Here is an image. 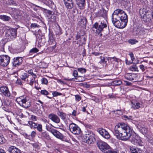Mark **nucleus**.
Wrapping results in <instances>:
<instances>
[{
	"label": "nucleus",
	"mask_w": 153,
	"mask_h": 153,
	"mask_svg": "<svg viewBox=\"0 0 153 153\" xmlns=\"http://www.w3.org/2000/svg\"><path fill=\"white\" fill-rule=\"evenodd\" d=\"M129 69L132 71H138L137 67L135 64L131 66L130 67Z\"/></svg>",
	"instance_id": "obj_37"
},
{
	"label": "nucleus",
	"mask_w": 153,
	"mask_h": 153,
	"mask_svg": "<svg viewBox=\"0 0 153 153\" xmlns=\"http://www.w3.org/2000/svg\"><path fill=\"white\" fill-rule=\"evenodd\" d=\"M10 57L7 55L0 56V65L3 67L7 66L9 64Z\"/></svg>",
	"instance_id": "obj_8"
},
{
	"label": "nucleus",
	"mask_w": 153,
	"mask_h": 153,
	"mask_svg": "<svg viewBox=\"0 0 153 153\" xmlns=\"http://www.w3.org/2000/svg\"><path fill=\"white\" fill-rule=\"evenodd\" d=\"M5 139L4 137L3 136L0 134V144H2L5 143Z\"/></svg>",
	"instance_id": "obj_39"
},
{
	"label": "nucleus",
	"mask_w": 153,
	"mask_h": 153,
	"mask_svg": "<svg viewBox=\"0 0 153 153\" xmlns=\"http://www.w3.org/2000/svg\"><path fill=\"white\" fill-rule=\"evenodd\" d=\"M16 83L17 84L21 85L22 84V82L20 79H17L16 82Z\"/></svg>",
	"instance_id": "obj_60"
},
{
	"label": "nucleus",
	"mask_w": 153,
	"mask_h": 153,
	"mask_svg": "<svg viewBox=\"0 0 153 153\" xmlns=\"http://www.w3.org/2000/svg\"><path fill=\"white\" fill-rule=\"evenodd\" d=\"M147 11V10L145 8L140 9L139 10V13L142 19L143 18L144 19V18L146 14Z\"/></svg>",
	"instance_id": "obj_23"
},
{
	"label": "nucleus",
	"mask_w": 153,
	"mask_h": 153,
	"mask_svg": "<svg viewBox=\"0 0 153 153\" xmlns=\"http://www.w3.org/2000/svg\"><path fill=\"white\" fill-rule=\"evenodd\" d=\"M40 135V138L43 139L48 140L50 139L49 135L45 131L42 132Z\"/></svg>",
	"instance_id": "obj_21"
},
{
	"label": "nucleus",
	"mask_w": 153,
	"mask_h": 153,
	"mask_svg": "<svg viewBox=\"0 0 153 153\" xmlns=\"http://www.w3.org/2000/svg\"><path fill=\"white\" fill-rule=\"evenodd\" d=\"M139 67L143 71H144L146 68V67H145L143 65H140L139 66Z\"/></svg>",
	"instance_id": "obj_51"
},
{
	"label": "nucleus",
	"mask_w": 153,
	"mask_h": 153,
	"mask_svg": "<svg viewBox=\"0 0 153 153\" xmlns=\"http://www.w3.org/2000/svg\"><path fill=\"white\" fill-rule=\"evenodd\" d=\"M31 118L33 121H36L37 120V117L34 115H32Z\"/></svg>",
	"instance_id": "obj_56"
},
{
	"label": "nucleus",
	"mask_w": 153,
	"mask_h": 153,
	"mask_svg": "<svg viewBox=\"0 0 153 153\" xmlns=\"http://www.w3.org/2000/svg\"><path fill=\"white\" fill-rule=\"evenodd\" d=\"M125 85L126 86H131L132 85V83L127 81H124Z\"/></svg>",
	"instance_id": "obj_49"
},
{
	"label": "nucleus",
	"mask_w": 153,
	"mask_h": 153,
	"mask_svg": "<svg viewBox=\"0 0 153 153\" xmlns=\"http://www.w3.org/2000/svg\"><path fill=\"white\" fill-rule=\"evenodd\" d=\"M37 123H35L32 121H28V126H29L31 128H36Z\"/></svg>",
	"instance_id": "obj_30"
},
{
	"label": "nucleus",
	"mask_w": 153,
	"mask_h": 153,
	"mask_svg": "<svg viewBox=\"0 0 153 153\" xmlns=\"http://www.w3.org/2000/svg\"><path fill=\"white\" fill-rule=\"evenodd\" d=\"M10 34V33H9L8 30L5 33V39L6 40H7V41H10L11 40L13 39Z\"/></svg>",
	"instance_id": "obj_26"
},
{
	"label": "nucleus",
	"mask_w": 153,
	"mask_h": 153,
	"mask_svg": "<svg viewBox=\"0 0 153 153\" xmlns=\"http://www.w3.org/2000/svg\"><path fill=\"white\" fill-rule=\"evenodd\" d=\"M52 95L53 97H56L58 95H62V94L60 93H59L57 91H55L52 93Z\"/></svg>",
	"instance_id": "obj_45"
},
{
	"label": "nucleus",
	"mask_w": 153,
	"mask_h": 153,
	"mask_svg": "<svg viewBox=\"0 0 153 153\" xmlns=\"http://www.w3.org/2000/svg\"><path fill=\"white\" fill-rule=\"evenodd\" d=\"M76 4L80 9H83L85 6V0H75Z\"/></svg>",
	"instance_id": "obj_19"
},
{
	"label": "nucleus",
	"mask_w": 153,
	"mask_h": 153,
	"mask_svg": "<svg viewBox=\"0 0 153 153\" xmlns=\"http://www.w3.org/2000/svg\"><path fill=\"white\" fill-rule=\"evenodd\" d=\"M106 153H117L116 152L114 151L108 150Z\"/></svg>",
	"instance_id": "obj_64"
},
{
	"label": "nucleus",
	"mask_w": 153,
	"mask_h": 153,
	"mask_svg": "<svg viewBox=\"0 0 153 153\" xmlns=\"http://www.w3.org/2000/svg\"><path fill=\"white\" fill-rule=\"evenodd\" d=\"M8 31L9 33H10V34L11 35L13 39L15 38L17 34V29L16 28H11L9 29Z\"/></svg>",
	"instance_id": "obj_22"
},
{
	"label": "nucleus",
	"mask_w": 153,
	"mask_h": 153,
	"mask_svg": "<svg viewBox=\"0 0 153 153\" xmlns=\"http://www.w3.org/2000/svg\"><path fill=\"white\" fill-rule=\"evenodd\" d=\"M80 77H81L80 76H78V77H75V78L74 79H74L72 81H75V82H81V81H82V80H79L78 79V78H79Z\"/></svg>",
	"instance_id": "obj_54"
},
{
	"label": "nucleus",
	"mask_w": 153,
	"mask_h": 153,
	"mask_svg": "<svg viewBox=\"0 0 153 153\" xmlns=\"http://www.w3.org/2000/svg\"><path fill=\"white\" fill-rule=\"evenodd\" d=\"M114 83L116 85H118L121 84L122 82L120 80H117L114 81Z\"/></svg>",
	"instance_id": "obj_50"
},
{
	"label": "nucleus",
	"mask_w": 153,
	"mask_h": 153,
	"mask_svg": "<svg viewBox=\"0 0 153 153\" xmlns=\"http://www.w3.org/2000/svg\"><path fill=\"white\" fill-rule=\"evenodd\" d=\"M55 31L56 35H60L62 33L61 29L58 25L56 26Z\"/></svg>",
	"instance_id": "obj_24"
},
{
	"label": "nucleus",
	"mask_w": 153,
	"mask_h": 153,
	"mask_svg": "<svg viewBox=\"0 0 153 153\" xmlns=\"http://www.w3.org/2000/svg\"><path fill=\"white\" fill-rule=\"evenodd\" d=\"M0 19L4 21H9L11 19L10 16L5 15H0Z\"/></svg>",
	"instance_id": "obj_28"
},
{
	"label": "nucleus",
	"mask_w": 153,
	"mask_h": 153,
	"mask_svg": "<svg viewBox=\"0 0 153 153\" xmlns=\"http://www.w3.org/2000/svg\"><path fill=\"white\" fill-rule=\"evenodd\" d=\"M78 74L77 71L76 70H74L73 73V76L75 77H77L78 76Z\"/></svg>",
	"instance_id": "obj_52"
},
{
	"label": "nucleus",
	"mask_w": 153,
	"mask_h": 153,
	"mask_svg": "<svg viewBox=\"0 0 153 153\" xmlns=\"http://www.w3.org/2000/svg\"><path fill=\"white\" fill-rule=\"evenodd\" d=\"M83 140L88 144H93L96 141L95 135L93 132L90 131L86 135L83 136Z\"/></svg>",
	"instance_id": "obj_4"
},
{
	"label": "nucleus",
	"mask_w": 153,
	"mask_h": 153,
	"mask_svg": "<svg viewBox=\"0 0 153 153\" xmlns=\"http://www.w3.org/2000/svg\"><path fill=\"white\" fill-rule=\"evenodd\" d=\"M0 91L2 95L5 97H10L11 94L7 87L2 86L0 88Z\"/></svg>",
	"instance_id": "obj_13"
},
{
	"label": "nucleus",
	"mask_w": 153,
	"mask_h": 153,
	"mask_svg": "<svg viewBox=\"0 0 153 153\" xmlns=\"http://www.w3.org/2000/svg\"><path fill=\"white\" fill-rule=\"evenodd\" d=\"M87 106V105H86V106H84L82 108V109L81 110L82 111L84 112H85L86 111V107Z\"/></svg>",
	"instance_id": "obj_63"
},
{
	"label": "nucleus",
	"mask_w": 153,
	"mask_h": 153,
	"mask_svg": "<svg viewBox=\"0 0 153 153\" xmlns=\"http://www.w3.org/2000/svg\"><path fill=\"white\" fill-rule=\"evenodd\" d=\"M92 54L95 56H100L99 58L100 59V61L99 62V63L100 64H105V66H107L106 64L107 61L105 60V58L104 57H103L100 55L102 54V53H99L95 51L93 52L92 53Z\"/></svg>",
	"instance_id": "obj_12"
},
{
	"label": "nucleus",
	"mask_w": 153,
	"mask_h": 153,
	"mask_svg": "<svg viewBox=\"0 0 153 153\" xmlns=\"http://www.w3.org/2000/svg\"><path fill=\"white\" fill-rule=\"evenodd\" d=\"M36 82V81L34 80V79H32L30 81V82L28 84L32 86L33 83L34 82Z\"/></svg>",
	"instance_id": "obj_59"
},
{
	"label": "nucleus",
	"mask_w": 153,
	"mask_h": 153,
	"mask_svg": "<svg viewBox=\"0 0 153 153\" xmlns=\"http://www.w3.org/2000/svg\"><path fill=\"white\" fill-rule=\"evenodd\" d=\"M36 133L34 131H32L30 135V139H33L35 137L36 135Z\"/></svg>",
	"instance_id": "obj_43"
},
{
	"label": "nucleus",
	"mask_w": 153,
	"mask_h": 153,
	"mask_svg": "<svg viewBox=\"0 0 153 153\" xmlns=\"http://www.w3.org/2000/svg\"><path fill=\"white\" fill-rule=\"evenodd\" d=\"M65 6L68 9H71L74 7L75 4L73 1V0H70L68 1H65L64 2Z\"/></svg>",
	"instance_id": "obj_17"
},
{
	"label": "nucleus",
	"mask_w": 153,
	"mask_h": 153,
	"mask_svg": "<svg viewBox=\"0 0 153 153\" xmlns=\"http://www.w3.org/2000/svg\"><path fill=\"white\" fill-rule=\"evenodd\" d=\"M36 128H37L39 131L42 132V125L41 124H37Z\"/></svg>",
	"instance_id": "obj_42"
},
{
	"label": "nucleus",
	"mask_w": 153,
	"mask_h": 153,
	"mask_svg": "<svg viewBox=\"0 0 153 153\" xmlns=\"http://www.w3.org/2000/svg\"><path fill=\"white\" fill-rule=\"evenodd\" d=\"M132 60L133 61L134 59V54L132 52H131L129 54Z\"/></svg>",
	"instance_id": "obj_57"
},
{
	"label": "nucleus",
	"mask_w": 153,
	"mask_h": 153,
	"mask_svg": "<svg viewBox=\"0 0 153 153\" xmlns=\"http://www.w3.org/2000/svg\"><path fill=\"white\" fill-rule=\"evenodd\" d=\"M52 16L51 17V21L53 22H55L56 20V17L55 16L51 15Z\"/></svg>",
	"instance_id": "obj_48"
},
{
	"label": "nucleus",
	"mask_w": 153,
	"mask_h": 153,
	"mask_svg": "<svg viewBox=\"0 0 153 153\" xmlns=\"http://www.w3.org/2000/svg\"><path fill=\"white\" fill-rule=\"evenodd\" d=\"M23 61V58L21 57L14 58L12 60V65L14 67H18L21 65Z\"/></svg>",
	"instance_id": "obj_10"
},
{
	"label": "nucleus",
	"mask_w": 153,
	"mask_h": 153,
	"mask_svg": "<svg viewBox=\"0 0 153 153\" xmlns=\"http://www.w3.org/2000/svg\"><path fill=\"white\" fill-rule=\"evenodd\" d=\"M105 20V21H102L100 22H99V23H95L93 25L92 27L93 31L98 34L101 33L103 29L106 28L107 27L105 22L106 20Z\"/></svg>",
	"instance_id": "obj_3"
},
{
	"label": "nucleus",
	"mask_w": 153,
	"mask_h": 153,
	"mask_svg": "<svg viewBox=\"0 0 153 153\" xmlns=\"http://www.w3.org/2000/svg\"><path fill=\"white\" fill-rule=\"evenodd\" d=\"M71 114L73 116H75L76 115V111L75 110H74Z\"/></svg>",
	"instance_id": "obj_62"
},
{
	"label": "nucleus",
	"mask_w": 153,
	"mask_h": 153,
	"mask_svg": "<svg viewBox=\"0 0 153 153\" xmlns=\"http://www.w3.org/2000/svg\"><path fill=\"white\" fill-rule=\"evenodd\" d=\"M40 93L41 94L45 95H47L49 94L48 92L45 90H41Z\"/></svg>",
	"instance_id": "obj_47"
},
{
	"label": "nucleus",
	"mask_w": 153,
	"mask_h": 153,
	"mask_svg": "<svg viewBox=\"0 0 153 153\" xmlns=\"http://www.w3.org/2000/svg\"><path fill=\"white\" fill-rule=\"evenodd\" d=\"M28 76L29 75L27 74L24 73L21 75V78L22 80L25 81Z\"/></svg>",
	"instance_id": "obj_38"
},
{
	"label": "nucleus",
	"mask_w": 153,
	"mask_h": 153,
	"mask_svg": "<svg viewBox=\"0 0 153 153\" xmlns=\"http://www.w3.org/2000/svg\"><path fill=\"white\" fill-rule=\"evenodd\" d=\"M48 117L52 121L56 123H58L60 122V120L59 117L53 113L49 114Z\"/></svg>",
	"instance_id": "obj_14"
},
{
	"label": "nucleus",
	"mask_w": 153,
	"mask_h": 153,
	"mask_svg": "<svg viewBox=\"0 0 153 153\" xmlns=\"http://www.w3.org/2000/svg\"><path fill=\"white\" fill-rule=\"evenodd\" d=\"M97 16H102L105 18L107 16V13L105 10L102 9L98 11L96 13Z\"/></svg>",
	"instance_id": "obj_20"
},
{
	"label": "nucleus",
	"mask_w": 153,
	"mask_h": 153,
	"mask_svg": "<svg viewBox=\"0 0 153 153\" xmlns=\"http://www.w3.org/2000/svg\"><path fill=\"white\" fill-rule=\"evenodd\" d=\"M130 149L131 153H137V152H138L142 151L139 149L134 146H130Z\"/></svg>",
	"instance_id": "obj_25"
},
{
	"label": "nucleus",
	"mask_w": 153,
	"mask_h": 153,
	"mask_svg": "<svg viewBox=\"0 0 153 153\" xmlns=\"http://www.w3.org/2000/svg\"><path fill=\"white\" fill-rule=\"evenodd\" d=\"M113 133L118 139L126 141L129 139L131 137L132 130L127 124L120 123L115 126Z\"/></svg>",
	"instance_id": "obj_1"
},
{
	"label": "nucleus",
	"mask_w": 153,
	"mask_h": 153,
	"mask_svg": "<svg viewBox=\"0 0 153 153\" xmlns=\"http://www.w3.org/2000/svg\"><path fill=\"white\" fill-rule=\"evenodd\" d=\"M152 19H153V16L152 12L147 10L144 19H145L146 22H149Z\"/></svg>",
	"instance_id": "obj_18"
},
{
	"label": "nucleus",
	"mask_w": 153,
	"mask_h": 153,
	"mask_svg": "<svg viewBox=\"0 0 153 153\" xmlns=\"http://www.w3.org/2000/svg\"><path fill=\"white\" fill-rule=\"evenodd\" d=\"M134 144L137 145L139 146H142L143 145V143L141 140L139 139L138 140L135 139L134 140Z\"/></svg>",
	"instance_id": "obj_33"
},
{
	"label": "nucleus",
	"mask_w": 153,
	"mask_h": 153,
	"mask_svg": "<svg viewBox=\"0 0 153 153\" xmlns=\"http://www.w3.org/2000/svg\"><path fill=\"white\" fill-rule=\"evenodd\" d=\"M97 131L103 137L108 139L110 138V135L105 129L103 128H98Z\"/></svg>",
	"instance_id": "obj_11"
},
{
	"label": "nucleus",
	"mask_w": 153,
	"mask_h": 153,
	"mask_svg": "<svg viewBox=\"0 0 153 153\" xmlns=\"http://www.w3.org/2000/svg\"><path fill=\"white\" fill-rule=\"evenodd\" d=\"M139 126H137V128H138L140 131L141 133L143 134H146L147 132V129L145 127H139Z\"/></svg>",
	"instance_id": "obj_34"
},
{
	"label": "nucleus",
	"mask_w": 153,
	"mask_h": 153,
	"mask_svg": "<svg viewBox=\"0 0 153 153\" xmlns=\"http://www.w3.org/2000/svg\"><path fill=\"white\" fill-rule=\"evenodd\" d=\"M39 27L40 26L36 23H32L31 24L30 26V28L31 30L33 29H34L38 28H39Z\"/></svg>",
	"instance_id": "obj_36"
},
{
	"label": "nucleus",
	"mask_w": 153,
	"mask_h": 153,
	"mask_svg": "<svg viewBox=\"0 0 153 153\" xmlns=\"http://www.w3.org/2000/svg\"><path fill=\"white\" fill-rule=\"evenodd\" d=\"M9 153H22L21 151L14 146H11L7 149Z\"/></svg>",
	"instance_id": "obj_16"
},
{
	"label": "nucleus",
	"mask_w": 153,
	"mask_h": 153,
	"mask_svg": "<svg viewBox=\"0 0 153 153\" xmlns=\"http://www.w3.org/2000/svg\"><path fill=\"white\" fill-rule=\"evenodd\" d=\"M75 98L76 101H79L81 100V98L78 95H75Z\"/></svg>",
	"instance_id": "obj_55"
},
{
	"label": "nucleus",
	"mask_w": 153,
	"mask_h": 153,
	"mask_svg": "<svg viewBox=\"0 0 153 153\" xmlns=\"http://www.w3.org/2000/svg\"><path fill=\"white\" fill-rule=\"evenodd\" d=\"M97 144L99 148L104 153H106L110 148L106 143L100 140L97 141Z\"/></svg>",
	"instance_id": "obj_6"
},
{
	"label": "nucleus",
	"mask_w": 153,
	"mask_h": 153,
	"mask_svg": "<svg viewBox=\"0 0 153 153\" xmlns=\"http://www.w3.org/2000/svg\"><path fill=\"white\" fill-rule=\"evenodd\" d=\"M69 128L70 131L74 134L78 135L81 131L80 128L78 125L73 123L70 124Z\"/></svg>",
	"instance_id": "obj_7"
},
{
	"label": "nucleus",
	"mask_w": 153,
	"mask_h": 153,
	"mask_svg": "<svg viewBox=\"0 0 153 153\" xmlns=\"http://www.w3.org/2000/svg\"><path fill=\"white\" fill-rule=\"evenodd\" d=\"M57 114L60 117H61V119L64 121L65 122L66 115V114L62 112L59 111L57 113ZM65 123L66 124V122Z\"/></svg>",
	"instance_id": "obj_29"
},
{
	"label": "nucleus",
	"mask_w": 153,
	"mask_h": 153,
	"mask_svg": "<svg viewBox=\"0 0 153 153\" xmlns=\"http://www.w3.org/2000/svg\"><path fill=\"white\" fill-rule=\"evenodd\" d=\"M49 39H52L53 38V35L52 33L49 32Z\"/></svg>",
	"instance_id": "obj_61"
},
{
	"label": "nucleus",
	"mask_w": 153,
	"mask_h": 153,
	"mask_svg": "<svg viewBox=\"0 0 153 153\" xmlns=\"http://www.w3.org/2000/svg\"><path fill=\"white\" fill-rule=\"evenodd\" d=\"M132 107L131 108H133L134 109H137L139 108L140 107V103L139 102L134 103L132 102Z\"/></svg>",
	"instance_id": "obj_32"
},
{
	"label": "nucleus",
	"mask_w": 153,
	"mask_h": 153,
	"mask_svg": "<svg viewBox=\"0 0 153 153\" xmlns=\"http://www.w3.org/2000/svg\"><path fill=\"white\" fill-rule=\"evenodd\" d=\"M42 83V84L46 85L48 82L47 79L45 78H43L41 79Z\"/></svg>",
	"instance_id": "obj_46"
},
{
	"label": "nucleus",
	"mask_w": 153,
	"mask_h": 153,
	"mask_svg": "<svg viewBox=\"0 0 153 153\" xmlns=\"http://www.w3.org/2000/svg\"><path fill=\"white\" fill-rule=\"evenodd\" d=\"M24 135L26 138L30 140V135H28L27 134L25 133L24 134Z\"/></svg>",
	"instance_id": "obj_58"
},
{
	"label": "nucleus",
	"mask_w": 153,
	"mask_h": 153,
	"mask_svg": "<svg viewBox=\"0 0 153 153\" xmlns=\"http://www.w3.org/2000/svg\"><path fill=\"white\" fill-rule=\"evenodd\" d=\"M48 130L51 132L55 137L60 140L63 139V135L60 133L59 131L53 128H50Z\"/></svg>",
	"instance_id": "obj_9"
},
{
	"label": "nucleus",
	"mask_w": 153,
	"mask_h": 153,
	"mask_svg": "<svg viewBox=\"0 0 153 153\" xmlns=\"http://www.w3.org/2000/svg\"><path fill=\"white\" fill-rule=\"evenodd\" d=\"M52 9V10H47L46 9L43 8V10L44 13L48 14L49 15H53L54 13V9H53H53Z\"/></svg>",
	"instance_id": "obj_31"
},
{
	"label": "nucleus",
	"mask_w": 153,
	"mask_h": 153,
	"mask_svg": "<svg viewBox=\"0 0 153 153\" xmlns=\"http://www.w3.org/2000/svg\"><path fill=\"white\" fill-rule=\"evenodd\" d=\"M112 22L116 27L123 28L126 27L128 22V17L124 11L120 9L115 10L111 17Z\"/></svg>",
	"instance_id": "obj_2"
},
{
	"label": "nucleus",
	"mask_w": 153,
	"mask_h": 153,
	"mask_svg": "<svg viewBox=\"0 0 153 153\" xmlns=\"http://www.w3.org/2000/svg\"><path fill=\"white\" fill-rule=\"evenodd\" d=\"M84 126L86 128H88L89 129H91L92 128V126L90 124H85Z\"/></svg>",
	"instance_id": "obj_53"
},
{
	"label": "nucleus",
	"mask_w": 153,
	"mask_h": 153,
	"mask_svg": "<svg viewBox=\"0 0 153 153\" xmlns=\"http://www.w3.org/2000/svg\"><path fill=\"white\" fill-rule=\"evenodd\" d=\"M77 69L80 72L82 73H85L86 71V70L84 68H78Z\"/></svg>",
	"instance_id": "obj_44"
},
{
	"label": "nucleus",
	"mask_w": 153,
	"mask_h": 153,
	"mask_svg": "<svg viewBox=\"0 0 153 153\" xmlns=\"http://www.w3.org/2000/svg\"><path fill=\"white\" fill-rule=\"evenodd\" d=\"M44 4L51 7L53 10L55 8V5L53 2L51 0H41Z\"/></svg>",
	"instance_id": "obj_15"
},
{
	"label": "nucleus",
	"mask_w": 153,
	"mask_h": 153,
	"mask_svg": "<svg viewBox=\"0 0 153 153\" xmlns=\"http://www.w3.org/2000/svg\"><path fill=\"white\" fill-rule=\"evenodd\" d=\"M16 101L19 102V103L21 106L25 108H27L30 106V102L27 100L26 96H21L17 98Z\"/></svg>",
	"instance_id": "obj_5"
},
{
	"label": "nucleus",
	"mask_w": 153,
	"mask_h": 153,
	"mask_svg": "<svg viewBox=\"0 0 153 153\" xmlns=\"http://www.w3.org/2000/svg\"><path fill=\"white\" fill-rule=\"evenodd\" d=\"M11 103V100L9 99H6L3 102L4 104L6 106H8L10 105Z\"/></svg>",
	"instance_id": "obj_41"
},
{
	"label": "nucleus",
	"mask_w": 153,
	"mask_h": 153,
	"mask_svg": "<svg viewBox=\"0 0 153 153\" xmlns=\"http://www.w3.org/2000/svg\"><path fill=\"white\" fill-rule=\"evenodd\" d=\"M129 43L131 45H134L138 42V41L135 39H130L128 41Z\"/></svg>",
	"instance_id": "obj_40"
},
{
	"label": "nucleus",
	"mask_w": 153,
	"mask_h": 153,
	"mask_svg": "<svg viewBox=\"0 0 153 153\" xmlns=\"http://www.w3.org/2000/svg\"><path fill=\"white\" fill-rule=\"evenodd\" d=\"M39 51V50L36 48H33L30 50L29 51V54L32 55L33 53H36Z\"/></svg>",
	"instance_id": "obj_35"
},
{
	"label": "nucleus",
	"mask_w": 153,
	"mask_h": 153,
	"mask_svg": "<svg viewBox=\"0 0 153 153\" xmlns=\"http://www.w3.org/2000/svg\"><path fill=\"white\" fill-rule=\"evenodd\" d=\"M128 76L126 77V78L130 81H132L134 80L136 78V75L134 74H130Z\"/></svg>",
	"instance_id": "obj_27"
}]
</instances>
